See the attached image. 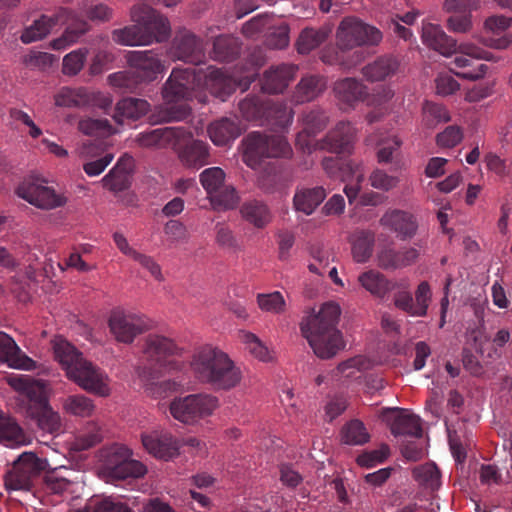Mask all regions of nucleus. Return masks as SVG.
Here are the masks:
<instances>
[{
  "instance_id": "obj_1",
  "label": "nucleus",
  "mask_w": 512,
  "mask_h": 512,
  "mask_svg": "<svg viewBox=\"0 0 512 512\" xmlns=\"http://www.w3.org/2000/svg\"><path fill=\"white\" fill-rule=\"evenodd\" d=\"M65 25L63 32L49 42V48L63 51L78 43L91 30L90 23L76 11L57 7L52 14L41 13L21 32L23 44H30L45 39L58 25Z\"/></svg>"
},
{
  "instance_id": "obj_2",
  "label": "nucleus",
  "mask_w": 512,
  "mask_h": 512,
  "mask_svg": "<svg viewBox=\"0 0 512 512\" xmlns=\"http://www.w3.org/2000/svg\"><path fill=\"white\" fill-rule=\"evenodd\" d=\"M340 314L337 303L326 302L317 313L313 311L300 323L303 337L321 359H330L345 347L342 333L337 329Z\"/></svg>"
},
{
  "instance_id": "obj_3",
  "label": "nucleus",
  "mask_w": 512,
  "mask_h": 512,
  "mask_svg": "<svg viewBox=\"0 0 512 512\" xmlns=\"http://www.w3.org/2000/svg\"><path fill=\"white\" fill-rule=\"evenodd\" d=\"M190 366L195 378L214 390H231L240 384L243 376L229 355L212 345L196 349Z\"/></svg>"
},
{
  "instance_id": "obj_4",
  "label": "nucleus",
  "mask_w": 512,
  "mask_h": 512,
  "mask_svg": "<svg viewBox=\"0 0 512 512\" xmlns=\"http://www.w3.org/2000/svg\"><path fill=\"white\" fill-rule=\"evenodd\" d=\"M144 355L149 365L144 366L139 377L147 386L150 394L163 397L167 392L175 391L178 384L172 380L156 382L163 371L178 368V363L170 360L172 356H180L182 348L170 338L161 335H148L145 339Z\"/></svg>"
},
{
  "instance_id": "obj_5",
  "label": "nucleus",
  "mask_w": 512,
  "mask_h": 512,
  "mask_svg": "<svg viewBox=\"0 0 512 512\" xmlns=\"http://www.w3.org/2000/svg\"><path fill=\"white\" fill-rule=\"evenodd\" d=\"M53 350L66 376L82 389L99 396L110 393L109 379L105 372L84 358L71 343L62 338L55 339Z\"/></svg>"
},
{
  "instance_id": "obj_6",
  "label": "nucleus",
  "mask_w": 512,
  "mask_h": 512,
  "mask_svg": "<svg viewBox=\"0 0 512 512\" xmlns=\"http://www.w3.org/2000/svg\"><path fill=\"white\" fill-rule=\"evenodd\" d=\"M336 52L334 59H328L323 54L322 60L330 64H339L350 69L362 59L363 53L355 51L351 60L344 58V53L361 47H376L383 40V33L375 26L370 25L356 16L344 17L336 29Z\"/></svg>"
},
{
  "instance_id": "obj_7",
  "label": "nucleus",
  "mask_w": 512,
  "mask_h": 512,
  "mask_svg": "<svg viewBox=\"0 0 512 512\" xmlns=\"http://www.w3.org/2000/svg\"><path fill=\"white\" fill-rule=\"evenodd\" d=\"M131 19L135 23L124 28L114 29L112 40L123 46H145L163 42L170 37L168 19L148 5H135L131 9Z\"/></svg>"
},
{
  "instance_id": "obj_8",
  "label": "nucleus",
  "mask_w": 512,
  "mask_h": 512,
  "mask_svg": "<svg viewBox=\"0 0 512 512\" xmlns=\"http://www.w3.org/2000/svg\"><path fill=\"white\" fill-rule=\"evenodd\" d=\"M7 383L19 393L28 412L43 431L50 434L61 431V418L48 404L44 382L28 375H11L7 377Z\"/></svg>"
},
{
  "instance_id": "obj_9",
  "label": "nucleus",
  "mask_w": 512,
  "mask_h": 512,
  "mask_svg": "<svg viewBox=\"0 0 512 512\" xmlns=\"http://www.w3.org/2000/svg\"><path fill=\"white\" fill-rule=\"evenodd\" d=\"M200 81V70L195 67L174 68L162 88L163 99L169 106L162 111L160 121H180L188 117L190 108L182 101L192 96Z\"/></svg>"
},
{
  "instance_id": "obj_10",
  "label": "nucleus",
  "mask_w": 512,
  "mask_h": 512,
  "mask_svg": "<svg viewBox=\"0 0 512 512\" xmlns=\"http://www.w3.org/2000/svg\"><path fill=\"white\" fill-rule=\"evenodd\" d=\"M129 66L127 71H119L108 76L113 87L134 92L142 83H150L165 70L159 53L155 50L129 51L126 54Z\"/></svg>"
},
{
  "instance_id": "obj_11",
  "label": "nucleus",
  "mask_w": 512,
  "mask_h": 512,
  "mask_svg": "<svg viewBox=\"0 0 512 512\" xmlns=\"http://www.w3.org/2000/svg\"><path fill=\"white\" fill-rule=\"evenodd\" d=\"M241 115L248 121L270 126L284 132L292 123L293 111L282 102H274L263 96L247 95L238 104Z\"/></svg>"
},
{
  "instance_id": "obj_12",
  "label": "nucleus",
  "mask_w": 512,
  "mask_h": 512,
  "mask_svg": "<svg viewBox=\"0 0 512 512\" xmlns=\"http://www.w3.org/2000/svg\"><path fill=\"white\" fill-rule=\"evenodd\" d=\"M245 149L244 162L256 169L264 158H289L292 148L282 135H266L251 132L243 140Z\"/></svg>"
},
{
  "instance_id": "obj_13",
  "label": "nucleus",
  "mask_w": 512,
  "mask_h": 512,
  "mask_svg": "<svg viewBox=\"0 0 512 512\" xmlns=\"http://www.w3.org/2000/svg\"><path fill=\"white\" fill-rule=\"evenodd\" d=\"M103 467L112 481L138 479L145 476L147 467L132 458V451L122 444H113L103 454Z\"/></svg>"
},
{
  "instance_id": "obj_14",
  "label": "nucleus",
  "mask_w": 512,
  "mask_h": 512,
  "mask_svg": "<svg viewBox=\"0 0 512 512\" xmlns=\"http://www.w3.org/2000/svg\"><path fill=\"white\" fill-rule=\"evenodd\" d=\"M456 55L450 63V71L467 80H478L486 74L488 66L482 60H491L489 51L473 44L461 43L454 52Z\"/></svg>"
},
{
  "instance_id": "obj_15",
  "label": "nucleus",
  "mask_w": 512,
  "mask_h": 512,
  "mask_svg": "<svg viewBox=\"0 0 512 512\" xmlns=\"http://www.w3.org/2000/svg\"><path fill=\"white\" fill-rule=\"evenodd\" d=\"M200 183L215 209H233L239 202L235 188L225 184V172L220 167H210L200 173Z\"/></svg>"
},
{
  "instance_id": "obj_16",
  "label": "nucleus",
  "mask_w": 512,
  "mask_h": 512,
  "mask_svg": "<svg viewBox=\"0 0 512 512\" xmlns=\"http://www.w3.org/2000/svg\"><path fill=\"white\" fill-rule=\"evenodd\" d=\"M218 399L209 394H193L176 398L170 404L172 416L183 423H193L209 416L216 409Z\"/></svg>"
},
{
  "instance_id": "obj_17",
  "label": "nucleus",
  "mask_w": 512,
  "mask_h": 512,
  "mask_svg": "<svg viewBox=\"0 0 512 512\" xmlns=\"http://www.w3.org/2000/svg\"><path fill=\"white\" fill-rule=\"evenodd\" d=\"M168 54L173 60L197 66L205 57L203 41L192 32L181 30L174 36Z\"/></svg>"
},
{
  "instance_id": "obj_18",
  "label": "nucleus",
  "mask_w": 512,
  "mask_h": 512,
  "mask_svg": "<svg viewBox=\"0 0 512 512\" xmlns=\"http://www.w3.org/2000/svg\"><path fill=\"white\" fill-rule=\"evenodd\" d=\"M380 417L390 427L394 436L422 437L420 417L406 409L399 407L385 408L382 410Z\"/></svg>"
},
{
  "instance_id": "obj_19",
  "label": "nucleus",
  "mask_w": 512,
  "mask_h": 512,
  "mask_svg": "<svg viewBox=\"0 0 512 512\" xmlns=\"http://www.w3.org/2000/svg\"><path fill=\"white\" fill-rule=\"evenodd\" d=\"M109 328L118 342L129 344L134 341L137 335L143 333L148 326L142 316L115 310L110 315Z\"/></svg>"
},
{
  "instance_id": "obj_20",
  "label": "nucleus",
  "mask_w": 512,
  "mask_h": 512,
  "mask_svg": "<svg viewBox=\"0 0 512 512\" xmlns=\"http://www.w3.org/2000/svg\"><path fill=\"white\" fill-rule=\"evenodd\" d=\"M17 195L41 209H54L65 205L66 198L54 189L34 182H23L16 189Z\"/></svg>"
},
{
  "instance_id": "obj_21",
  "label": "nucleus",
  "mask_w": 512,
  "mask_h": 512,
  "mask_svg": "<svg viewBox=\"0 0 512 512\" xmlns=\"http://www.w3.org/2000/svg\"><path fill=\"white\" fill-rule=\"evenodd\" d=\"M355 133V128L350 122L340 121L323 139L317 141L315 150H325L337 154L349 152Z\"/></svg>"
},
{
  "instance_id": "obj_22",
  "label": "nucleus",
  "mask_w": 512,
  "mask_h": 512,
  "mask_svg": "<svg viewBox=\"0 0 512 512\" xmlns=\"http://www.w3.org/2000/svg\"><path fill=\"white\" fill-rule=\"evenodd\" d=\"M303 129L297 134L296 146L303 152L315 151L316 135L327 125L328 116L320 109H313L303 115Z\"/></svg>"
},
{
  "instance_id": "obj_23",
  "label": "nucleus",
  "mask_w": 512,
  "mask_h": 512,
  "mask_svg": "<svg viewBox=\"0 0 512 512\" xmlns=\"http://www.w3.org/2000/svg\"><path fill=\"white\" fill-rule=\"evenodd\" d=\"M142 444L155 458L168 461L179 454V443L169 433L151 432L142 435Z\"/></svg>"
},
{
  "instance_id": "obj_24",
  "label": "nucleus",
  "mask_w": 512,
  "mask_h": 512,
  "mask_svg": "<svg viewBox=\"0 0 512 512\" xmlns=\"http://www.w3.org/2000/svg\"><path fill=\"white\" fill-rule=\"evenodd\" d=\"M209 69V89L215 97L222 101H225L238 86H243V90H246L253 81V76H246L238 81L234 77L223 72L221 69H212L211 67Z\"/></svg>"
},
{
  "instance_id": "obj_25",
  "label": "nucleus",
  "mask_w": 512,
  "mask_h": 512,
  "mask_svg": "<svg viewBox=\"0 0 512 512\" xmlns=\"http://www.w3.org/2000/svg\"><path fill=\"white\" fill-rule=\"evenodd\" d=\"M380 224L395 232L401 240L411 239L417 232L415 216L403 210H389L380 219Z\"/></svg>"
},
{
  "instance_id": "obj_26",
  "label": "nucleus",
  "mask_w": 512,
  "mask_h": 512,
  "mask_svg": "<svg viewBox=\"0 0 512 512\" xmlns=\"http://www.w3.org/2000/svg\"><path fill=\"white\" fill-rule=\"evenodd\" d=\"M297 66L292 64H280L272 66L265 71L261 80V88L269 94L282 93L294 79Z\"/></svg>"
},
{
  "instance_id": "obj_27",
  "label": "nucleus",
  "mask_w": 512,
  "mask_h": 512,
  "mask_svg": "<svg viewBox=\"0 0 512 512\" xmlns=\"http://www.w3.org/2000/svg\"><path fill=\"white\" fill-rule=\"evenodd\" d=\"M134 167V159L127 154L121 156L115 166L103 179V186L111 191H124L130 186V176Z\"/></svg>"
},
{
  "instance_id": "obj_28",
  "label": "nucleus",
  "mask_w": 512,
  "mask_h": 512,
  "mask_svg": "<svg viewBox=\"0 0 512 512\" xmlns=\"http://www.w3.org/2000/svg\"><path fill=\"white\" fill-rule=\"evenodd\" d=\"M190 137L191 133L184 127H165L141 133L138 135L137 141L141 146L151 147L168 142H185Z\"/></svg>"
},
{
  "instance_id": "obj_29",
  "label": "nucleus",
  "mask_w": 512,
  "mask_h": 512,
  "mask_svg": "<svg viewBox=\"0 0 512 512\" xmlns=\"http://www.w3.org/2000/svg\"><path fill=\"white\" fill-rule=\"evenodd\" d=\"M243 131L240 121L234 117H223L208 127L211 141L217 146H225L238 138Z\"/></svg>"
},
{
  "instance_id": "obj_30",
  "label": "nucleus",
  "mask_w": 512,
  "mask_h": 512,
  "mask_svg": "<svg viewBox=\"0 0 512 512\" xmlns=\"http://www.w3.org/2000/svg\"><path fill=\"white\" fill-rule=\"evenodd\" d=\"M334 93L341 104L353 107L358 102L366 99L368 88L360 80L344 78L335 83Z\"/></svg>"
},
{
  "instance_id": "obj_31",
  "label": "nucleus",
  "mask_w": 512,
  "mask_h": 512,
  "mask_svg": "<svg viewBox=\"0 0 512 512\" xmlns=\"http://www.w3.org/2000/svg\"><path fill=\"white\" fill-rule=\"evenodd\" d=\"M422 40L427 46L446 56L457 50L456 40L448 36L443 29L436 24L427 23L423 25Z\"/></svg>"
},
{
  "instance_id": "obj_32",
  "label": "nucleus",
  "mask_w": 512,
  "mask_h": 512,
  "mask_svg": "<svg viewBox=\"0 0 512 512\" xmlns=\"http://www.w3.org/2000/svg\"><path fill=\"white\" fill-rule=\"evenodd\" d=\"M400 63L398 59L392 55H384L375 59L373 62L362 68V74L367 81L378 82L394 76Z\"/></svg>"
},
{
  "instance_id": "obj_33",
  "label": "nucleus",
  "mask_w": 512,
  "mask_h": 512,
  "mask_svg": "<svg viewBox=\"0 0 512 512\" xmlns=\"http://www.w3.org/2000/svg\"><path fill=\"white\" fill-rule=\"evenodd\" d=\"M326 196V190L322 186L297 189L293 197V206L296 211L311 215Z\"/></svg>"
},
{
  "instance_id": "obj_34",
  "label": "nucleus",
  "mask_w": 512,
  "mask_h": 512,
  "mask_svg": "<svg viewBox=\"0 0 512 512\" xmlns=\"http://www.w3.org/2000/svg\"><path fill=\"white\" fill-rule=\"evenodd\" d=\"M0 362L12 368L26 369L31 359L21 352L12 337L0 331Z\"/></svg>"
},
{
  "instance_id": "obj_35",
  "label": "nucleus",
  "mask_w": 512,
  "mask_h": 512,
  "mask_svg": "<svg viewBox=\"0 0 512 512\" xmlns=\"http://www.w3.org/2000/svg\"><path fill=\"white\" fill-rule=\"evenodd\" d=\"M326 88V81L319 75H307L302 77L297 84L292 99L300 104L317 98Z\"/></svg>"
},
{
  "instance_id": "obj_36",
  "label": "nucleus",
  "mask_w": 512,
  "mask_h": 512,
  "mask_svg": "<svg viewBox=\"0 0 512 512\" xmlns=\"http://www.w3.org/2000/svg\"><path fill=\"white\" fill-rule=\"evenodd\" d=\"M150 109V104L140 98L128 97L120 100L113 115L114 120L123 124L125 119L138 120L144 116Z\"/></svg>"
},
{
  "instance_id": "obj_37",
  "label": "nucleus",
  "mask_w": 512,
  "mask_h": 512,
  "mask_svg": "<svg viewBox=\"0 0 512 512\" xmlns=\"http://www.w3.org/2000/svg\"><path fill=\"white\" fill-rule=\"evenodd\" d=\"M0 443L10 447H19L29 443L28 437L16 421L0 411Z\"/></svg>"
},
{
  "instance_id": "obj_38",
  "label": "nucleus",
  "mask_w": 512,
  "mask_h": 512,
  "mask_svg": "<svg viewBox=\"0 0 512 512\" xmlns=\"http://www.w3.org/2000/svg\"><path fill=\"white\" fill-rule=\"evenodd\" d=\"M241 51V42L238 38L221 35L215 38L211 57L216 61L231 62L235 60Z\"/></svg>"
},
{
  "instance_id": "obj_39",
  "label": "nucleus",
  "mask_w": 512,
  "mask_h": 512,
  "mask_svg": "<svg viewBox=\"0 0 512 512\" xmlns=\"http://www.w3.org/2000/svg\"><path fill=\"white\" fill-rule=\"evenodd\" d=\"M352 255L356 262L364 263L372 255L375 234L369 230H357L351 237Z\"/></svg>"
},
{
  "instance_id": "obj_40",
  "label": "nucleus",
  "mask_w": 512,
  "mask_h": 512,
  "mask_svg": "<svg viewBox=\"0 0 512 512\" xmlns=\"http://www.w3.org/2000/svg\"><path fill=\"white\" fill-rule=\"evenodd\" d=\"M240 212L244 220L259 229L267 226L272 219L271 211L268 206L258 200L245 202Z\"/></svg>"
},
{
  "instance_id": "obj_41",
  "label": "nucleus",
  "mask_w": 512,
  "mask_h": 512,
  "mask_svg": "<svg viewBox=\"0 0 512 512\" xmlns=\"http://www.w3.org/2000/svg\"><path fill=\"white\" fill-rule=\"evenodd\" d=\"M358 281L363 288L377 297H384L395 286L383 274L375 270L363 272L359 275Z\"/></svg>"
},
{
  "instance_id": "obj_42",
  "label": "nucleus",
  "mask_w": 512,
  "mask_h": 512,
  "mask_svg": "<svg viewBox=\"0 0 512 512\" xmlns=\"http://www.w3.org/2000/svg\"><path fill=\"white\" fill-rule=\"evenodd\" d=\"M55 105L59 107H83L92 101L85 88L62 87L54 96Z\"/></svg>"
},
{
  "instance_id": "obj_43",
  "label": "nucleus",
  "mask_w": 512,
  "mask_h": 512,
  "mask_svg": "<svg viewBox=\"0 0 512 512\" xmlns=\"http://www.w3.org/2000/svg\"><path fill=\"white\" fill-rule=\"evenodd\" d=\"M180 157L186 166L199 168L208 163L209 147L202 141H193L184 148Z\"/></svg>"
},
{
  "instance_id": "obj_44",
  "label": "nucleus",
  "mask_w": 512,
  "mask_h": 512,
  "mask_svg": "<svg viewBox=\"0 0 512 512\" xmlns=\"http://www.w3.org/2000/svg\"><path fill=\"white\" fill-rule=\"evenodd\" d=\"M92 149V145H85L82 151L85 157H89L91 154V159L87 160L83 165V170L90 177L100 175L114 158L113 154L108 152L103 155L92 154Z\"/></svg>"
},
{
  "instance_id": "obj_45",
  "label": "nucleus",
  "mask_w": 512,
  "mask_h": 512,
  "mask_svg": "<svg viewBox=\"0 0 512 512\" xmlns=\"http://www.w3.org/2000/svg\"><path fill=\"white\" fill-rule=\"evenodd\" d=\"M343 442L349 445H363L370 439L364 423L358 419L348 422L341 431Z\"/></svg>"
},
{
  "instance_id": "obj_46",
  "label": "nucleus",
  "mask_w": 512,
  "mask_h": 512,
  "mask_svg": "<svg viewBox=\"0 0 512 512\" xmlns=\"http://www.w3.org/2000/svg\"><path fill=\"white\" fill-rule=\"evenodd\" d=\"M327 32L313 28L304 29L297 40V50L300 54H308L319 47L326 39Z\"/></svg>"
},
{
  "instance_id": "obj_47",
  "label": "nucleus",
  "mask_w": 512,
  "mask_h": 512,
  "mask_svg": "<svg viewBox=\"0 0 512 512\" xmlns=\"http://www.w3.org/2000/svg\"><path fill=\"white\" fill-rule=\"evenodd\" d=\"M13 465H15L18 470L24 472V474H28L30 478L34 479L46 468L47 462L39 458L33 452H24Z\"/></svg>"
},
{
  "instance_id": "obj_48",
  "label": "nucleus",
  "mask_w": 512,
  "mask_h": 512,
  "mask_svg": "<svg viewBox=\"0 0 512 512\" xmlns=\"http://www.w3.org/2000/svg\"><path fill=\"white\" fill-rule=\"evenodd\" d=\"M239 339L255 358L263 362H268L272 359L268 348L255 334L241 330L239 332Z\"/></svg>"
},
{
  "instance_id": "obj_49",
  "label": "nucleus",
  "mask_w": 512,
  "mask_h": 512,
  "mask_svg": "<svg viewBox=\"0 0 512 512\" xmlns=\"http://www.w3.org/2000/svg\"><path fill=\"white\" fill-rule=\"evenodd\" d=\"M66 412L79 417H89L94 411L93 401L84 395H71L64 401Z\"/></svg>"
},
{
  "instance_id": "obj_50",
  "label": "nucleus",
  "mask_w": 512,
  "mask_h": 512,
  "mask_svg": "<svg viewBox=\"0 0 512 512\" xmlns=\"http://www.w3.org/2000/svg\"><path fill=\"white\" fill-rule=\"evenodd\" d=\"M78 129L89 136H108L113 133V127L107 119H81L78 123Z\"/></svg>"
},
{
  "instance_id": "obj_51",
  "label": "nucleus",
  "mask_w": 512,
  "mask_h": 512,
  "mask_svg": "<svg viewBox=\"0 0 512 512\" xmlns=\"http://www.w3.org/2000/svg\"><path fill=\"white\" fill-rule=\"evenodd\" d=\"M257 304L262 311L280 314L285 311L286 302L279 291L257 295Z\"/></svg>"
},
{
  "instance_id": "obj_52",
  "label": "nucleus",
  "mask_w": 512,
  "mask_h": 512,
  "mask_svg": "<svg viewBox=\"0 0 512 512\" xmlns=\"http://www.w3.org/2000/svg\"><path fill=\"white\" fill-rule=\"evenodd\" d=\"M215 232V241L220 248L233 253L241 250V245L229 226L218 223L215 226Z\"/></svg>"
},
{
  "instance_id": "obj_53",
  "label": "nucleus",
  "mask_w": 512,
  "mask_h": 512,
  "mask_svg": "<svg viewBox=\"0 0 512 512\" xmlns=\"http://www.w3.org/2000/svg\"><path fill=\"white\" fill-rule=\"evenodd\" d=\"M88 50L86 48L76 49L63 58L62 72L65 75H77L84 66Z\"/></svg>"
},
{
  "instance_id": "obj_54",
  "label": "nucleus",
  "mask_w": 512,
  "mask_h": 512,
  "mask_svg": "<svg viewBox=\"0 0 512 512\" xmlns=\"http://www.w3.org/2000/svg\"><path fill=\"white\" fill-rule=\"evenodd\" d=\"M415 479L432 489L440 485V471L434 463H426L413 471Z\"/></svg>"
},
{
  "instance_id": "obj_55",
  "label": "nucleus",
  "mask_w": 512,
  "mask_h": 512,
  "mask_svg": "<svg viewBox=\"0 0 512 512\" xmlns=\"http://www.w3.org/2000/svg\"><path fill=\"white\" fill-rule=\"evenodd\" d=\"M5 487L7 490H29L33 479L17 469L15 465L5 475Z\"/></svg>"
},
{
  "instance_id": "obj_56",
  "label": "nucleus",
  "mask_w": 512,
  "mask_h": 512,
  "mask_svg": "<svg viewBox=\"0 0 512 512\" xmlns=\"http://www.w3.org/2000/svg\"><path fill=\"white\" fill-rule=\"evenodd\" d=\"M83 11L88 20L95 23L109 22L114 15L113 9L105 3H92L84 6Z\"/></svg>"
},
{
  "instance_id": "obj_57",
  "label": "nucleus",
  "mask_w": 512,
  "mask_h": 512,
  "mask_svg": "<svg viewBox=\"0 0 512 512\" xmlns=\"http://www.w3.org/2000/svg\"><path fill=\"white\" fill-rule=\"evenodd\" d=\"M423 111L429 126L450 121V114L442 104L426 102Z\"/></svg>"
},
{
  "instance_id": "obj_58",
  "label": "nucleus",
  "mask_w": 512,
  "mask_h": 512,
  "mask_svg": "<svg viewBox=\"0 0 512 512\" xmlns=\"http://www.w3.org/2000/svg\"><path fill=\"white\" fill-rule=\"evenodd\" d=\"M54 61V55L42 51H31L23 57V64L29 69L45 70L52 66Z\"/></svg>"
},
{
  "instance_id": "obj_59",
  "label": "nucleus",
  "mask_w": 512,
  "mask_h": 512,
  "mask_svg": "<svg viewBox=\"0 0 512 512\" xmlns=\"http://www.w3.org/2000/svg\"><path fill=\"white\" fill-rule=\"evenodd\" d=\"M369 181L372 187L382 191H389L399 183L398 177L389 175L382 169H375L371 173Z\"/></svg>"
},
{
  "instance_id": "obj_60",
  "label": "nucleus",
  "mask_w": 512,
  "mask_h": 512,
  "mask_svg": "<svg viewBox=\"0 0 512 512\" xmlns=\"http://www.w3.org/2000/svg\"><path fill=\"white\" fill-rule=\"evenodd\" d=\"M266 45L272 49H283L289 44V28L280 25L273 28L266 36Z\"/></svg>"
},
{
  "instance_id": "obj_61",
  "label": "nucleus",
  "mask_w": 512,
  "mask_h": 512,
  "mask_svg": "<svg viewBox=\"0 0 512 512\" xmlns=\"http://www.w3.org/2000/svg\"><path fill=\"white\" fill-rule=\"evenodd\" d=\"M389 447L387 445L381 446L379 449L370 452L362 453L357 457V463L366 468L374 467L379 463H383L389 455Z\"/></svg>"
},
{
  "instance_id": "obj_62",
  "label": "nucleus",
  "mask_w": 512,
  "mask_h": 512,
  "mask_svg": "<svg viewBox=\"0 0 512 512\" xmlns=\"http://www.w3.org/2000/svg\"><path fill=\"white\" fill-rule=\"evenodd\" d=\"M463 132L459 126L451 125L436 136V143L440 147L452 148L461 142Z\"/></svg>"
},
{
  "instance_id": "obj_63",
  "label": "nucleus",
  "mask_w": 512,
  "mask_h": 512,
  "mask_svg": "<svg viewBox=\"0 0 512 512\" xmlns=\"http://www.w3.org/2000/svg\"><path fill=\"white\" fill-rule=\"evenodd\" d=\"M102 439L100 430L96 426L88 431L81 432L76 436L74 446L77 450H88L98 444Z\"/></svg>"
},
{
  "instance_id": "obj_64",
  "label": "nucleus",
  "mask_w": 512,
  "mask_h": 512,
  "mask_svg": "<svg viewBox=\"0 0 512 512\" xmlns=\"http://www.w3.org/2000/svg\"><path fill=\"white\" fill-rule=\"evenodd\" d=\"M380 145L377 151V160L381 164H386L392 162L393 155L401 147L402 141L397 136H393L383 141Z\"/></svg>"
}]
</instances>
